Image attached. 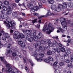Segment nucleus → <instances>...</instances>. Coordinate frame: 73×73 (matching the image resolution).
I'll return each mask as SVG.
<instances>
[{
  "instance_id": "12",
  "label": "nucleus",
  "mask_w": 73,
  "mask_h": 73,
  "mask_svg": "<svg viewBox=\"0 0 73 73\" xmlns=\"http://www.w3.org/2000/svg\"><path fill=\"white\" fill-rule=\"evenodd\" d=\"M36 31H35L33 33H31V34H30L29 35L30 38H32L34 37L36 35Z\"/></svg>"
},
{
  "instance_id": "10",
  "label": "nucleus",
  "mask_w": 73,
  "mask_h": 73,
  "mask_svg": "<svg viewBox=\"0 0 73 73\" xmlns=\"http://www.w3.org/2000/svg\"><path fill=\"white\" fill-rule=\"evenodd\" d=\"M40 2H38V7L39 8H41L42 7V4L41 2H42L44 3H46V0H39Z\"/></svg>"
},
{
  "instance_id": "16",
  "label": "nucleus",
  "mask_w": 73,
  "mask_h": 73,
  "mask_svg": "<svg viewBox=\"0 0 73 73\" xmlns=\"http://www.w3.org/2000/svg\"><path fill=\"white\" fill-rule=\"evenodd\" d=\"M47 13H48L49 16H50L51 15H52V16H55V15H56V14H55L54 13L52 14V12H51V11H50V10H49L48 11Z\"/></svg>"
},
{
  "instance_id": "37",
  "label": "nucleus",
  "mask_w": 73,
  "mask_h": 73,
  "mask_svg": "<svg viewBox=\"0 0 73 73\" xmlns=\"http://www.w3.org/2000/svg\"><path fill=\"white\" fill-rule=\"evenodd\" d=\"M11 4L12 6H13L14 7H16L17 6V5L16 3H11Z\"/></svg>"
},
{
  "instance_id": "27",
  "label": "nucleus",
  "mask_w": 73,
  "mask_h": 73,
  "mask_svg": "<svg viewBox=\"0 0 73 73\" xmlns=\"http://www.w3.org/2000/svg\"><path fill=\"white\" fill-rule=\"evenodd\" d=\"M47 54L48 55H51L52 54V51L50 50H48Z\"/></svg>"
},
{
  "instance_id": "7",
  "label": "nucleus",
  "mask_w": 73,
  "mask_h": 73,
  "mask_svg": "<svg viewBox=\"0 0 73 73\" xmlns=\"http://www.w3.org/2000/svg\"><path fill=\"white\" fill-rule=\"evenodd\" d=\"M45 31H46L47 34H48V35H50V32H51V31L50 30L49 28H48L47 25H46L44 26V27L42 29V31L44 32H45Z\"/></svg>"
},
{
  "instance_id": "42",
  "label": "nucleus",
  "mask_w": 73,
  "mask_h": 73,
  "mask_svg": "<svg viewBox=\"0 0 73 73\" xmlns=\"http://www.w3.org/2000/svg\"><path fill=\"white\" fill-rule=\"evenodd\" d=\"M18 5L19 6H23L24 7H25V3H23L22 4H19Z\"/></svg>"
},
{
  "instance_id": "62",
  "label": "nucleus",
  "mask_w": 73,
  "mask_h": 73,
  "mask_svg": "<svg viewBox=\"0 0 73 73\" xmlns=\"http://www.w3.org/2000/svg\"><path fill=\"white\" fill-rule=\"evenodd\" d=\"M52 25L51 24H49L48 25V28H49L50 29L52 28Z\"/></svg>"
},
{
  "instance_id": "28",
  "label": "nucleus",
  "mask_w": 73,
  "mask_h": 73,
  "mask_svg": "<svg viewBox=\"0 0 73 73\" xmlns=\"http://www.w3.org/2000/svg\"><path fill=\"white\" fill-rule=\"evenodd\" d=\"M44 54H40L39 55V58H43L44 57Z\"/></svg>"
},
{
  "instance_id": "14",
  "label": "nucleus",
  "mask_w": 73,
  "mask_h": 73,
  "mask_svg": "<svg viewBox=\"0 0 73 73\" xmlns=\"http://www.w3.org/2000/svg\"><path fill=\"white\" fill-rule=\"evenodd\" d=\"M18 13V11H16V12L13 13H12V16L13 17H17V16Z\"/></svg>"
},
{
  "instance_id": "33",
  "label": "nucleus",
  "mask_w": 73,
  "mask_h": 73,
  "mask_svg": "<svg viewBox=\"0 0 73 73\" xmlns=\"http://www.w3.org/2000/svg\"><path fill=\"white\" fill-rule=\"evenodd\" d=\"M48 59L49 60V61H53V58L50 56L48 57Z\"/></svg>"
},
{
  "instance_id": "18",
  "label": "nucleus",
  "mask_w": 73,
  "mask_h": 73,
  "mask_svg": "<svg viewBox=\"0 0 73 73\" xmlns=\"http://www.w3.org/2000/svg\"><path fill=\"white\" fill-rule=\"evenodd\" d=\"M1 6L3 8V9L4 11H7V10H8V8L9 9V8H7V7H5V6L3 5V4H2Z\"/></svg>"
},
{
  "instance_id": "5",
  "label": "nucleus",
  "mask_w": 73,
  "mask_h": 73,
  "mask_svg": "<svg viewBox=\"0 0 73 73\" xmlns=\"http://www.w3.org/2000/svg\"><path fill=\"white\" fill-rule=\"evenodd\" d=\"M7 73H20L19 71L15 72V70H12V68L11 67L7 68L6 70Z\"/></svg>"
},
{
  "instance_id": "59",
  "label": "nucleus",
  "mask_w": 73,
  "mask_h": 73,
  "mask_svg": "<svg viewBox=\"0 0 73 73\" xmlns=\"http://www.w3.org/2000/svg\"><path fill=\"white\" fill-rule=\"evenodd\" d=\"M63 27L64 31H66L67 29V26H63Z\"/></svg>"
},
{
  "instance_id": "54",
  "label": "nucleus",
  "mask_w": 73,
  "mask_h": 73,
  "mask_svg": "<svg viewBox=\"0 0 73 73\" xmlns=\"http://www.w3.org/2000/svg\"><path fill=\"white\" fill-rule=\"evenodd\" d=\"M11 44H10L9 43L7 45V47L8 48H9L10 47H11Z\"/></svg>"
},
{
  "instance_id": "30",
  "label": "nucleus",
  "mask_w": 73,
  "mask_h": 73,
  "mask_svg": "<svg viewBox=\"0 0 73 73\" xmlns=\"http://www.w3.org/2000/svg\"><path fill=\"white\" fill-rule=\"evenodd\" d=\"M60 50L62 52H64L65 51V48L64 47H62L60 48Z\"/></svg>"
},
{
  "instance_id": "43",
  "label": "nucleus",
  "mask_w": 73,
  "mask_h": 73,
  "mask_svg": "<svg viewBox=\"0 0 73 73\" xmlns=\"http://www.w3.org/2000/svg\"><path fill=\"white\" fill-rule=\"evenodd\" d=\"M54 43L52 42L50 43L49 44H48V46H50V47L52 46H53Z\"/></svg>"
},
{
  "instance_id": "24",
  "label": "nucleus",
  "mask_w": 73,
  "mask_h": 73,
  "mask_svg": "<svg viewBox=\"0 0 73 73\" xmlns=\"http://www.w3.org/2000/svg\"><path fill=\"white\" fill-rule=\"evenodd\" d=\"M17 53H19V51L17 50H16L15 52H13L12 53L13 55L14 56H16L17 54H16Z\"/></svg>"
},
{
  "instance_id": "52",
  "label": "nucleus",
  "mask_w": 73,
  "mask_h": 73,
  "mask_svg": "<svg viewBox=\"0 0 73 73\" xmlns=\"http://www.w3.org/2000/svg\"><path fill=\"white\" fill-rule=\"evenodd\" d=\"M70 60L72 62H73V56H71L70 57Z\"/></svg>"
},
{
  "instance_id": "21",
  "label": "nucleus",
  "mask_w": 73,
  "mask_h": 73,
  "mask_svg": "<svg viewBox=\"0 0 73 73\" xmlns=\"http://www.w3.org/2000/svg\"><path fill=\"white\" fill-rule=\"evenodd\" d=\"M5 54L6 56L7 57H10L11 56V54L8 51H7L5 52Z\"/></svg>"
},
{
  "instance_id": "46",
  "label": "nucleus",
  "mask_w": 73,
  "mask_h": 73,
  "mask_svg": "<svg viewBox=\"0 0 73 73\" xmlns=\"http://www.w3.org/2000/svg\"><path fill=\"white\" fill-rule=\"evenodd\" d=\"M32 22L33 24L37 22V19H35L34 20H32Z\"/></svg>"
},
{
  "instance_id": "64",
  "label": "nucleus",
  "mask_w": 73,
  "mask_h": 73,
  "mask_svg": "<svg viewBox=\"0 0 73 73\" xmlns=\"http://www.w3.org/2000/svg\"><path fill=\"white\" fill-rule=\"evenodd\" d=\"M33 46H35V48H37V46H38V45L37 44H36L35 43L33 44Z\"/></svg>"
},
{
  "instance_id": "17",
  "label": "nucleus",
  "mask_w": 73,
  "mask_h": 73,
  "mask_svg": "<svg viewBox=\"0 0 73 73\" xmlns=\"http://www.w3.org/2000/svg\"><path fill=\"white\" fill-rule=\"evenodd\" d=\"M68 5L70 8H73V4L72 2L68 3Z\"/></svg>"
},
{
  "instance_id": "2",
  "label": "nucleus",
  "mask_w": 73,
  "mask_h": 73,
  "mask_svg": "<svg viewBox=\"0 0 73 73\" xmlns=\"http://www.w3.org/2000/svg\"><path fill=\"white\" fill-rule=\"evenodd\" d=\"M7 20H8L7 21L8 22V23H7L5 21L4 22V23L5 24V25L7 29H14L15 28L13 27H12V25L13 26L16 25V22H15L14 21H13L11 22H9V19H7L6 21H7Z\"/></svg>"
},
{
  "instance_id": "26",
  "label": "nucleus",
  "mask_w": 73,
  "mask_h": 73,
  "mask_svg": "<svg viewBox=\"0 0 73 73\" xmlns=\"http://www.w3.org/2000/svg\"><path fill=\"white\" fill-rule=\"evenodd\" d=\"M42 35L41 33H40L39 34H38V38H40L42 37Z\"/></svg>"
},
{
  "instance_id": "8",
  "label": "nucleus",
  "mask_w": 73,
  "mask_h": 73,
  "mask_svg": "<svg viewBox=\"0 0 73 73\" xmlns=\"http://www.w3.org/2000/svg\"><path fill=\"white\" fill-rule=\"evenodd\" d=\"M52 52H54V53H55V52H57L58 53H60V48L58 46H56V49L55 48H52Z\"/></svg>"
},
{
  "instance_id": "39",
  "label": "nucleus",
  "mask_w": 73,
  "mask_h": 73,
  "mask_svg": "<svg viewBox=\"0 0 73 73\" xmlns=\"http://www.w3.org/2000/svg\"><path fill=\"white\" fill-rule=\"evenodd\" d=\"M36 59L37 61H38V62H41L42 61V59L41 58H39L38 59V58H36Z\"/></svg>"
},
{
  "instance_id": "4",
  "label": "nucleus",
  "mask_w": 73,
  "mask_h": 73,
  "mask_svg": "<svg viewBox=\"0 0 73 73\" xmlns=\"http://www.w3.org/2000/svg\"><path fill=\"white\" fill-rule=\"evenodd\" d=\"M13 37L15 40H18V38H20V33L17 31H15L14 33Z\"/></svg>"
},
{
  "instance_id": "51",
  "label": "nucleus",
  "mask_w": 73,
  "mask_h": 73,
  "mask_svg": "<svg viewBox=\"0 0 73 73\" xmlns=\"http://www.w3.org/2000/svg\"><path fill=\"white\" fill-rule=\"evenodd\" d=\"M44 61L45 62H46V63H48V62H49V59H46Z\"/></svg>"
},
{
  "instance_id": "60",
  "label": "nucleus",
  "mask_w": 73,
  "mask_h": 73,
  "mask_svg": "<svg viewBox=\"0 0 73 73\" xmlns=\"http://www.w3.org/2000/svg\"><path fill=\"white\" fill-rule=\"evenodd\" d=\"M2 39L3 40H4V41H5L6 40V38L5 37L3 36L2 38Z\"/></svg>"
},
{
  "instance_id": "32",
  "label": "nucleus",
  "mask_w": 73,
  "mask_h": 73,
  "mask_svg": "<svg viewBox=\"0 0 73 73\" xmlns=\"http://www.w3.org/2000/svg\"><path fill=\"white\" fill-rule=\"evenodd\" d=\"M5 35L7 38H10V36H9V34L6 33Z\"/></svg>"
},
{
  "instance_id": "41",
  "label": "nucleus",
  "mask_w": 73,
  "mask_h": 73,
  "mask_svg": "<svg viewBox=\"0 0 73 73\" xmlns=\"http://www.w3.org/2000/svg\"><path fill=\"white\" fill-rule=\"evenodd\" d=\"M28 40L30 42H32L33 40V39L32 38H28Z\"/></svg>"
},
{
  "instance_id": "11",
  "label": "nucleus",
  "mask_w": 73,
  "mask_h": 73,
  "mask_svg": "<svg viewBox=\"0 0 73 73\" xmlns=\"http://www.w3.org/2000/svg\"><path fill=\"white\" fill-rule=\"evenodd\" d=\"M24 38V35L22 33L20 34L19 35V38H18V40H17V41H19L21 40L22 41V38Z\"/></svg>"
},
{
  "instance_id": "53",
  "label": "nucleus",
  "mask_w": 73,
  "mask_h": 73,
  "mask_svg": "<svg viewBox=\"0 0 73 73\" xmlns=\"http://www.w3.org/2000/svg\"><path fill=\"white\" fill-rule=\"evenodd\" d=\"M45 17L44 15H42L38 17V19H42V17Z\"/></svg>"
},
{
  "instance_id": "61",
  "label": "nucleus",
  "mask_w": 73,
  "mask_h": 73,
  "mask_svg": "<svg viewBox=\"0 0 73 73\" xmlns=\"http://www.w3.org/2000/svg\"><path fill=\"white\" fill-rule=\"evenodd\" d=\"M59 65H60V66H63V65H64V63L62 62H60Z\"/></svg>"
},
{
  "instance_id": "47",
  "label": "nucleus",
  "mask_w": 73,
  "mask_h": 73,
  "mask_svg": "<svg viewBox=\"0 0 73 73\" xmlns=\"http://www.w3.org/2000/svg\"><path fill=\"white\" fill-rule=\"evenodd\" d=\"M20 46L22 48H24V47L25 46V44L23 43L22 44H21Z\"/></svg>"
},
{
  "instance_id": "38",
  "label": "nucleus",
  "mask_w": 73,
  "mask_h": 73,
  "mask_svg": "<svg viewBox=\"0 0 73 73\" xmlns=\"http://www.w3.org/2000/svg\"><path fill=\"white\" fill-rule=\"evenodd\" d=\"M29 61L30 63V64H31L32 66H33V65H34V64H33V62H32V60H29Z\"/></svg>"
},
{
  "instance_id": "48",
  "label": "nucleus",
  "mask_w": 73,
  "mask_h": 73,
  "mask_svg": "<svg viewBox=\"0 0 73 73\" xmlns=\"http://www.w3.org/2000/svg\"><path fill=\"white\" fill-rule=\"evenodd\" d=\"M25 69L26 71L27 72H29V70H28V67H27L26 66H25Z\"/></svg>"
},
{
  "instance_id": "29",
  "label": "nucleus",
  "mask_w": 73,
  "mask_h": 73,
  "mask_svg": "<svg viewBox=\"0 0 73 73\" xmlns=\"http://www.w3.org/2000/svg\"><path fill=\"white\" fill-rule=\"evenodd\" d=\"M26 33L27 35H29L31 34V32L29 30H27L26 31Z\"/></svg>"
},
{
  "instance_id": "55",
  "label": "nucleus",
  "mask_w": 73,
  "mask_h": 73,
  "mask_svg": "<svg viewBox=\"0 0 73 73\" xmlns=\"http://www.w3.org/2000/svg\"><path fill=\"white\" fill-rule=\"evenodd\" d=\"M1 12L2 14H4V13H5V10H2L1 11Z\"/></svg>"
},
{
  "instance_id": "44",
  "label": "nucleus",
  "mask_w": 73,
  "mask_h": 73,
  "mask_svg": "<svg viewBox=\"0 0 73 73\" xmlns=\"http://www.w3.org/2000/svg\"><path fill=\"white\" fill-rule=\"evenodd\" d=\"M53 43L55 45H56V46H57L58 45V43L57 42H56V41L55 40H54L53 42Z\"/></svg>"
},
{
  "instance_id": "49",
  "label": "nucleus",
  "mask_w": 73,
  "mask_h": 73,
  "mask_svg": "<svg viewBox=\"0 0 73 73\" xmlns=\"http://www.w3.org/2000/svg\"><path fill=\"white\" fill-rule=\"evenodd\" d=\"M40 44H44V43H45V41H44L42 40V39H41L40 40Z\"/></svg>"
},
{
  "instance_id": "56",
  "label": "nucleus",
  "mask_w": 73,
  "mask_h": 73,
  "mask_svg": "<svg viewBox=\"0 0 73 73\" xmlns=\"http://www.w3.org/2000/svg\"><path fill=\"white\" fill-rule=\"evenodd\" d=\"M7 17V15L5 14L4 15H3V18H2V19H6Z\"/></svg>"
},
{
  "instance_id": "31",
  "label": "nucleus",
  "mask_w": 73,
  "mask_h": 73,
  "mask_svg": "<svg viewBox=\"0 0 73 73\" xmlns=\"http://www.w3.org/2000/svg\"><path fill=\"white\" fill-rule=\"evenodd\" d=\"M55 10L56 12H59V11H60L61 10L60 9L59 7H57Z\"/></svg>"
},
{
  "instance_id": "58",
  "label": "nucleus",
  "mask_w": 73,
  "mask_h": 73,
  "mask_svg": "<svg viewBox=\"0 0 73 73\" xmlns=\"http://www.w3.org/2000/svg\"><path fill=\"white\" fill-rule=\"evenodd\" d=\"M29 50H30V51H32V50H33V48H31V46H29Z\"/></svg>"
},
{
  "instance_id": "22",
  "label": "nucleus",
  "mask_w": 73,
  "mask_h": 73,
  "mask_svg": "<svg viewBox=\"0 0 73 73\" xmlns=\"http://www.w3.org/2000/svg\"><path fill=\"white\" fill-rule=\"evenodd\" d=\"M39 49L40 50H45V47L44 46H40Z\"/></svg>"
},
{
  "instance_id": "36",
  "label": "nucleus",
  "mask_w": 73,
  "mask_h": 73,
  "mask_svg": "<svg viewBox=\"0 0 73 73\" xmlns=\"http://www.w3.org/2000/svg\"><path fill=\"white\" fill-rule=\"evenodd\" d=\"M51 42V41L49 39L45 41L46 43V44H49Z\"/></svg>"
},
{
  "instance_id": "15",
  "label": "nucleus",
  "mask_w": 73,
  "mask_h": 73,
  "mask_svg": "<svg viewBox=\"0 0 73 73\" xmlns=\"http://www.w3.org/2000/svg\"><path fill=\"white\" fill-rule=\"evenodd\" d=\"M57 7L56 5H55L52 4L51 6V8L52 10H54V9H55Z\"/></svg>"
},
{
  "instance_id": "40",
  "label": "nucleus",
  "mask_w": 73,
  "mask_h": 73,
  "mask_svg": "<svg viewBox=\"0 0 73 73\" xmlns=\"http://www.w3.org/2000/svg\"><path fill=\"white\" fill-rule=\"evenodd\" d=\"M16 41H17V40H16ZM18 44L19 45H20L21 46V44H22L23 43V42L21 41L20 40L18 41Z\"/></svg>"
},
{
  "instance_id": "63",
  "label": "nucleus",
  "mask_w": 73,
  "mask_h": 73,
  "mask_svg": "<svg viewBox=\"0 0 73 73\" xmlns=\"http://www.w3.org/2000/svg\"><path fill=\"white\" fill-rule=\"evenodd\" d=\"M55 73H60L59 70H56L55 71Z\"/></svg>"
},
{
  "instance_id": "13",
  "label": "nucleus",
  "mask_w": 73,
  "mask_h": 73,
  "mask_svg": "<svg viewBox=\"0 0 73 73\" xmlns=\"http://www.w3.org/2000/svg\"><path fill=\"white\" fill-rule=\"evenodd\" d=\"M37 52H38V49L36 50L35 52H33V54L32 56L34 57H37V56H38V55H37Z\"/></svg>"
},
{
  "instance_id": "34",
  "label": "nucleus",
  "mask_w": 73,
  "mask_h": 73,
  "mask_svg": "<svg viewBox=\"0 0 73 73\" xmlns=\"http://www.w3.org/2000/svg\"><path fill=\"white\" fill-rule=\"evenodd\" d=\"M68 66L69 68H72L73 67V65L71 63L69 64H68Z\"/></svg>"
},
{
  "instance_id": "50",
  "label": "nucleus",
  "mask_w": 73,
  "mask_h": 73,
  "mask_svg": "<svg viewBox=\"0 0 73 73\" xmlns=\"http://www.w3.org/2000/svg\"><path fill=\"white\" fill-rule=\"evenodd\" d=\"M65 61L66 63H69V62H70V61H69V60L67 59H65Z\"/></svg>"
},
{
  "instance_id": "35",
  "label": "nucleus",
  "mask_w": 73,
  "mask_h": 73,
  "mask_svg": "<svg viewBox=\"0 0 73 73\" xmlns=\"http://www.w3.org/2000/svg\"><path fill=\"white\" fill-rule=\"evenodd\" d=\"M24 37L25 38H26V39H28L29 38H30L29 37V35H25L24 36Z\"/></svg>"
},
{
  "instance_id": "1",
  "label": "nucleus",
  "mask_w": 73,
  "mask_h": 73,
  "mask_svg": "<svg viewBox=\"0 0 73 73\" xmlns=\"http://www.w3.org/2000/svg\"><path fill=\"white\" fill-rule=\"evenodd\" d=\"M31 3L28 4L27 6L33 12H35V11H37L38 10L39 8L38 7H34V5L35 4V0H31Z\"/></svg>"
},
{
  "instance_id": "20",
  "label": "nucleus",
  "mask_w": 73,
  "mask_h": 73,
  "mask_svg": "<svg viewBox=\"0 0 73 73\" xmlns=\"http://www.w3.org/2000/svg\"><path fill=\"white\" fill-rule=\"evenodd\" d=\"M9 9L10 10H8L7 12V14H8V15H11V14L12 13V11L11 9H12H12Z\"/></svg>"
},
{
  "instance_id": "57",
  "label": "nucleus",
  "mask_w": 73,
  "mask_h": 73,
  "mask_svg": "<svg viewBox=\"0 0 73 73\" xmlns=\"http://www.w3.org/2000/svg\"><path fill=\"white\" fill-rule=\"evenodd\" d=\"M27 58H24L23 60V61L24 62H27Z\"/></svg>"
},
{
  "instance_id": "6",
  "label": "nucleus",
  "mask_w": 73,
  "mask_h": 73,
  "mask_svg": "<svg viewBox=\"0 0 73 73\" xmlns=\"http://www.w3.org/2000/svg\"><path fill=\"white\" fill-rule=\"evenodd\" d=\"M4 4L5 6L9 9H12L13 7L9 4V2L8 1H5L4 2Z\"/></svg>"
},
{
  "instance_id": "19",
  "label": "nucleus",
  "mask_w": 73,
  "mask_h": 73,
  "mask_svg": "<svg viewBox=\"0 0 73 73\" xmlns=\"http://www.w3.org/2000/svg\"><path fill=\"white\" fill-rule=\"evenodd\" d=\"M47 2L48 4H52L54 2V0H47Z\"/></svg>"
},
{
  "instance_id": "23",
  "label": "nucleus",
  "mask_w": 73,
  "mask_h": 73,
  "mask_svg": "<svg viewBox=\"0 0 73 73\" xmlns=\"http://www.w3.org/2000/svg\"><path fill=\"white\" fill-rule=\"evenodd\" d=\"M65 53L67 55H69L70 53V50H67L65 51Z\"/></svg>"
},
{
  "instance_id": "45",
  "label": "nucleus",
  "mask_w": 73,
  "mask_h": 73,
  "mask_svg": "<svg viewBox=\"0 0 73 73\" xmlns=\"http://www.w3.org/2000/svg\"><path fill=\"white\" fill-rule=\"evenodd\" d=\"M36 43L37 44V45H41L40 40L36 41Z\"/></svg>"
},
{
  "instance_id": "3",
  "label": "nucleus",
  "mask_w": 73,
  "mask_h": 73,
  "mask_svg": "<svg viewBox=\"0 0 73 73\" xmlns=\"http://www.w3.org/2000/svg\"><path fill=\"white\" fill-rule=\"evenodd\" d=\"M63 5L61 4H59L58 5V8L61 10L62 9H66L67 8V4L65 2H63L62 3Z\"/></svg>"
},
{
  "instance_id": "25",
  "label": "nucleus",
  "mask_w": 73,
  "mask_h": 73,
  "mask_svg": "<svg viewBox=\"0 0 73 73\" xmlns=\"http://www.w3.org/2000/svg\"><path fill=\"white\" fill-rule=\"evenodd\" d=\"M37 39H38V37L35 35L34 36L33 40L36 41V40H37Z\"/></svg>"
},
{
  "instance_id": "9",
  "label": "nucleus",
  "mask_w": 73,
  "mask_h": 73,
  "mask_svg": "<svg viewBox=\"0 0 73 73\" xmlns=\"http://www.w3.org/2000/svg\"><path fill=\"white\" fill-rule=\"evenodd\" d=\"M60 21L62 23L61 24L62 26H66L67 23L65 21V19H60Z\"/></svg>"
}]
</instances>
